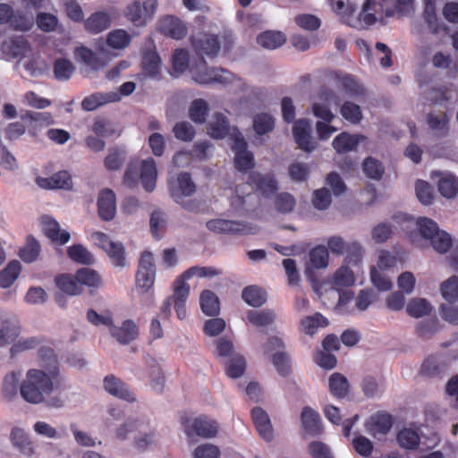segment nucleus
Listing matches in <instances>:
<instances>
[{"label":"nucleus","mask_w":458,"mask_h":458,"mask_svg":"<svg viewBox=\"0 0 458 458\" xmlns=\"http://www.w3.org/2000/svg\"><path fill=\"white\" fill-rule=\"evenodd\" d=\"M191 44L196 55L200 57L199 64L190 67L191 77L196 82L199 84L213 82L227 84L233 81L234 75L231 72L223 68H209L204 60V56L209 58L216 57L221 47L225 52H228L233 44L231 34L218 36L199 32L195 36H191Z\"/></svg>","instance_id":"nucleus-1"},{"label":"nucleus","mask_w":458,"mask_h":458,"mask_svg":"<svg viewBox=\"0 0 458 458\" xmlns=\"http://www.w3.org/2000/svg\"><path fill=\"white\" fill-rule=\"evenodd\" d=\"M57 384V377H52L50 374L40 369H29L26 379L20 386L21 397L30 403H40L44 401V394H49Z\"/></svg>","instance_id":"nucleus-2"},{"label":"nucleus","mask_w":458,"mask_h":458,"mask_svg":"<svg viewBox=\"0 0 458 458\" xmlns=\"http://www.w3.org/2000/svg\"><path fill=\"white\" fill-rule=\"evenodd\" d=\"M416 225L421 236L428 239L434 250L439 253L447 252L452 247V237L445 231L440 230L438 225L428 217H420Z\"/></svg>","instance_id":"nucleus-3"},{"label":"nucleus","mask_w":458,"mask_h":458,"mask_svg":"<svg viewBox=\"0 0 458 458\" xmlns=\"http://www.w3.org/2000/svg\"><path fill=\"white\" fill-rule=\"evenodd\" d=\"M180 420L184 432L189 437L198 436L202 438H212L217 434L218 425L216 421L206 416H199L191 420L186 413H183Z\"/></svg>","instance_id":"nucleus-4"},{"label":"nucleus","mask_w":458,"mask_h":458,"mask_svg":"<svg viewBox=\"0 0 458 458\" xmlns=\"http://www.w3.org/2000/svg\"><path fill=\"white\" fill-rule=\"evenodd\" d=\"M157 0H135L126 6L124 16L136 27H143L153 18Z\"/></svg>","instance_id":"nucleus-5"},{"label":"nucleus","mask_w":458,"mask_h":458,"mask_svg":"<svg viewBox=\"0 0 458 458\" xmlns=\"http://www.w3.org/2000/svg\"><path fill=\"white\" fill-rule=\"evenodd\" d=\"M92 237L96 244L107 254L114 267H123L126 265L125 249L123 243L112 241L102 232L94 233Z\"/></svg>","instance_id":"nucleus-6"},{"label":"nucleus","mask_w":458,"mask_h":458,"mask_svg":"<svg viewBox=\"0 0 458 458\" xmlns=\"http://www.w3.org/2000/svg\"><path fill=\"white\" fill-rule=\"evenodd\" d=\"M206 226L209 231L220 234L242 235L256 233V229L247 223L222 218L210 219Z\"/></svg>","instance_id":"nucleus-7"},{"label":"nucleus","mask_w":458,"mask_h":458,"mask_svg":"<svg viewBox=\"0 0 458 458\" xmlns=\"http://www.w3.org/2000/svg\"><path fill=\"white\" fill-rule=\"evenodd\" d=\"M156 276V268L153 254L145 250L142 252L139 267L136 274V285L144 293L148 292L154 284Z\"/></svg>","instance_id":"nucleus-8"},{"label":"nucleus","mask_w":458,"mask_h":458,"mask_svg":"<svg viewBox=\"0 0 458 458\" xmlns=\"http://www.w3.org/2000/svg\"><path fill=\"white\" fill-rule=\"evenodd\" d=\"M247 148V141L238 132L233 138L232 149L234 152V166L240 172H246L254 166L253 154Z\"/></svg>","instance_id":"nucleus-9"},{"label":"nucleus","mask_w":458,"mask_h":458,"mask_svg":"<svg viewBox=\"0 0 458 458\" xmlns=\"http://www.w3.org/2000/svg\"><path fill=\"white\" fill-rule=\"evenodd\" d=\"M171 197L176 203H181L184 197L192 195L196 191V185L189 173H181L175 180L169 181Z\"/></svg>","instance_id":"nucleus-10"},{"label":"nucleus","mask_w":458,"mask_h":458,"mask_svg":"<svg viewBox=\"0 0 458 458\" xmlns=\"http://www.w3.org/2000/svg\"><path fill=\"white\" fill-rule=\"evenodd\" d=\"M44 235L50 240L53 244L64 245L70 239V233L62 230L59 223L50 216H43L40 219Z\"/></svg>","instance_id":"nucleus-11"},{"label":"nucleus","mask_w":458,"mask_h":458,"mask_svg":"<svg viewBox=\"0 0 458 458\" xmlns=\"http://www.w3.org/2000/svg\"><path fill=\"white\" fill-rule=\"evenodd\" d=\"M293 135L301 150L311 152L315 148V143L311 140V127L309 120L296 121L293 126Z\"/></svg>","instance_id":"nucleus-12"},{"label":"nucleus","mask_w":458,"mask_h":458,"mask_svg":"<svg viewBox=\"0 0 458 458\" xmlns=\"http://www.w3.org/2000/svg\"><path fill=\"white\" fill-rule=\"evenodd\" d=\"M105 390L111 395L125 400L129 403L136 401L135 394L127 385L113 374L107 375L103 380Z\"/></svg>","instance_id":"nucleus-13"},{"label":"nucleus","mask_w":458,"mask_h":458,"mask_svg":"<svg viewBox=\"0 0 458 458\" xmlns=\"http://www.w3.org/2000/svg\"><path fill=\"white\" fill-rule=\"evenodd\" d=\"M115 14L114 11L107 13L105 11H98L91 13L84 21V29L89 34H99L107 30L112 23L113 15Z\"/></svg>","instance_id":"nucleus-14"},{"label":"nucleus","mask_w":458,"mask_h":458,"mask_svg":"<svg viewBox=\"0 0 458 458\" xmlns=\"http://www.w3.org/2000/svg\"><path fill=\"white\" fill-rule=\"evenodd\" d=\"M160 31L173 39L179 40L185 38L188 28L180 18L166 15L160 20Z\"/></svg>","instance_id":"nucleus-15"},{"label":"nucleus","mask_w":458,"mask_h":458,"mask_svg":"<svg viewBox=\"0 0 458 458\" xmlns=\"http://www.w3.org/2000/svg\"><path fill=\"white\" fill-rule=\"evenodd\" d=\"M98 212L104 221L112 220L116 213V197L110 189L102 190L98 197Z\"/></svg>","instance_id":"nucleus-16"},{"label":"nucleus","mask_w":458,"mask_h":458,"mask_svg":"<svg viewBox=\"0 0 458 458\" xmlns=\"http://www.w3.org/2000/svg\"><path fill=\"white\" fill-rule=\"evenodd\" d=\"M37 184L45 190H71L72 188V176L65 170L56 172L50 177H38Z\"/></svg>","instance_id":"nucleus-17"},{"label":"nucleus","mask_w":458,"mask_h":458,"mask_svg":"<svg viewBox=\"0 0 458 458\" xmlns=\"http://www.w3.org/2000/svg\"><path fill=\"white\" fill-rule=\"evenodd\" d=\"M147 370L143 374H140L139 377L149 378V384L152 389L157 393H161L165 386V376L158 362L152 357L145 360Z\"/></svg>","instance_id":"nucleus-18"},{"label":"nucleus","mask_w":458,"mask_h":458,"mask_svg":"<svg viewBox=\"0 0 458 458\" xmlns=\"http://www.w3.org/2000/svg\"><path fill=\"white\" fill-rule=\"evenodd\" d=\"M247 182L266 197L274 194L277 190V182L272 174L251 172L248 176Z\"/></svg>","instance_id":"nucleus-19"},{"label":"nucleus","mask_w":458,"mask_h":458,"mask_svg":"<svg viewBox=\"0 0 458 458\" xmlns=\"http://www.w3.org/2000/svg\"><path fill=\"white\" fill-rule=\"evenodd\" d=\"M301 421L304 431L312 437L319 436L323 433V425L321 418L315 410L310 406H305L301 414Z\"/></svg>","instance_id":"nucleus-20"},{"label":"nucleus","mask_w":458,"mask_h":458,"mask_svg":"<svg viewBox=\"0 0 458 458\" xmlns=\"http://www.w3.org/2000/svg\"><path fill=\"white\" fill-rule=\"evenodd\" d=\"M366 139V136L362 134H350L344 131L333 140L332 146L337 153L346 154L355 150L358 145Z\"/></svg>","instance_id":"nucleus-21"},{"label":"nucleus","mask_w":458,"mask_h":458,"mask_svg":"<svg viewBox=\"0 0 458 458\" xmlns=\"http://www.w3.org/2000/svg\"><path fill=\"white\" fill-rule=\"evenodd\" d=\"M365 426L368 432L373 436L385 435L393 426V417L386 411H377L370 416Z\"/></svg>","instance_id":"nucleus-22"},{"label":"nucleus","mask_w":458,"mask_h":458,"mask_svg":"<svg viewBox=\"0 0 458 458\" xmlns=\"http://www.w3.org/2000/svg\"><path fill=\"white\" fill-rule=\"evenodd\" d=\"M28 49L29 42L22 36L9 38L1 44V51L8 59L22 57Z\"/></svg>","instance_id":"nucleus-23"},{"label":"nucleus","mask_w":458,"mask_h":458,"mask_svg":"<svg viewBox=\"0 0 458 458\" xmlns=\"http://www.w3.org/2000/svg\"><path fill=\"white\" fill-rule=\"evenodd\" d=\"M121 97L114 91L111 92H96L88 97H85L81 101V108L85 111H94L99 106L108 103H114L120 101Z\"/></svg>","instance_id":"nucleus-24"},{"label":"nucleus","mask_w":458,"mask_h":458,"mask_svg":"<svg viewBox=\"0 0 458 458\" xmlns=\"http://www.w3.org/2000/svg\"><path fill=\"white\" fill-rule=\"evenodd\" d=\"M110 334L120 344H127L138 337L139 328L134 321L126 319L121 327L113 325L110 328Z\"/></svg>","instance_id":"nucleus-25"},{"label":"nucleus","mask_w":458,"mask_h":458,"mask_svg":"<svg viewBox=\"0 0 458 458\" xmlns=\"http://www.w3.org/2000/svg\"><path fill=\"white\" fill-rule=\"evenodd\" d=\"M251 418L260 437L267 441L273 437V429L268 414L260 407L251 410Z\"/></svg>","instance_id":"nucleus-26"},{"label":"nucleus","mask_w":458,"mask_h":458,"mask_svg":"<svg viewBox=\"0 0 458 458\" xmlns=\"http://www.w3.org/2000/svg\"><path fill=\"white\" fill-rule=\"evenodd\" d=\"M157 170L155 160L148 157L141 162L140 179L146 191L151 192L156 188Z\"/></svg>","instance_id":"nucleus-27"},{"label":"nucleus","mask_w":458,"mask_h":458,"mask_svg":"<svg viewBox=\"0 0 458 458\" xmlns=\"http://www.w3.org/2000/svg\"><path fill=\"white\" fill-rule=\"evenodd\" d=\"M77 281L81 284V289L83 286H87L90 293L98 289L102 284V277L98 271L89 268L82 267L78 269L76 272Z\"/></svg>","instance_id":"nucleus-28"},{"label":"nucleus","mask_w":458,"mask_h":458,"mask_svg":"<svg viewBox=\"0 0 458 458\" xmlns=\"http://www.w3.org/2000/svg\"><path fill=\"white\" fill-rule=\"evenodd\" d=\"M21 119L29 123V131L33 136H36V130L38 125H49L54 123L53 116L50 113H39L34 111H27L25 114L21 115Z\"/></svg>","instance_id":"nucleus-29"},{"label":"nucleus","mask_w":458,"mask_h":458,"mask_svg":"<svg viewBox=\"0 0 458 458\" xmlns=\"http://www.w3.org/2000/svg\"><path fill=\"white\" fill-rule=\"evenodd\" d=\"M74 56L77 61L82 63L93 71H98L105 65L99 56L87 47L81 46L76 47Z\"/></svg>","instance_id":"nucleus-30"},{"label":"nucleus","mask_w":458,"mask_h":458,"mask_svg":"<svg viewBox=\"0 0 458 458\" xmlns=\"http://www.w3.org/2000/svg\"><path fill=\"white\" fill-rule=\"evenodd\" d=\"M230 124L227 117L216 113L213 116V120L208 123V132L213 139H224L229 134Z\"/></svg>","instance_id":"nucleus-31"},{"label":"nucleus","mask_w":458,"mask_h":458,"mask_svg":"<svg viewBox=\"0 0 458 458\" xmlns=\"http://www.w3.org/2000/svg\"><path fill=\"white\" fill-rule=\"evenodd\" d=\"M56 287L64 293L77 295L82 293L76 274H61L55 279Z\"/></svg>","instance_id":"nucleus-32"},{"label":"nucleus","mask_w":458,"mask_h":458,"mask_svg":"<svg viewBox=\"0 0 458 458\" xmlns=\"http://www.w3.org/2000/svg\"><path fill=\"white\" fill-rule=\"evenodd\" d=\"M41 246L33 235H28L23 247L19 250V257L25 263L36 261L40 254Z\"/></svg>","instance_id":"nucleus-33"},{"label":"nucleus","mask_w":458,"mask_h":458,"mask_svg":"<svg viewBox=\"0 0 458 458\" xmlns=\"http://www.w3.org/2000/svg\"><path fill=\"white\" fill-rule=\"evenodd\" d=\"M161 60L158 54L155 51H146L142 56V71L151 77L158 78L160 76Z\"/></svg>","instance_id":"nucleus-34"},{"label":"nucleus","mask_w":458,"mask_h":458,"mask_svg":"<svg viewBox=\"0 0 458 458\" xmlns=\"http://www.w3.org/2000/svg\"><path fill=\"white\" fill-rule=\"evenodd\" d=\"M10 438L13 445L24 454L31 455L34 453L33 444L22 428L14 427L11 431Z\"/></svg>","instance_id":"nucleus-35"},{"label":"nucleus","mask_w":458,"mask_h":458,"mask_svg":"<svg viewBox=\"0 0 458 458\" xmlns=\"http://www.w3.org/2000/svg\"><path fill=\"white\" fill-rule=\"evenodd\" d=\"M199 304L201 310L207 316H216L219 313L220 303L218 297L210 290H204L200 293Z\"/></svg>","instance_id":"nucleus-36"},{"label":"nucleus","mask_w":458,"mask_h":458,"mask_svg":"<svg viewBox=\"0 0 458 458\" xmlns=\"http://www.w3.org/2000/svg\"><path fill=\"white\" fill-rule=\"evenodd\" d=\"M328 324V319L319 312L301 320V330L310 335H315L319 327H326Z\"/></svg>","instance_id":"nucleus-37"},{"label":"nucleus","mask_w":458,"mask_h":458,"mask_svg":"<svg viewBox=\"0 0 458 458\" xmlns=\"http://www.w3.org/2000/svg\"><path fill=\"white\" fill-rule=\"evenodd\" d=\"M67 255L72 261L78 264L92 265L95 262L93 254L81 243L68 247Z\"/></svg>","instance_id":"nucleus-38"},{"label":"nucleus","mask_w":458,"mask_h":458,"mask_svg":"<svg viewBox=\"0 0 458 458\" xmlns=\"http://www.w3.org/2000/svg\"><path fill=\"white\" fill-rule=\"evenodd\" d=\"M242 298L251 307H260L267 301V293L257 285H249L242 290Z\"/></svg>","instance_id":"nucleus-39"},{"label":"nucleus","mask_w":458,"mask_h":458,"mask_svg":"<svg viewBox=\"0 0 458 458\" xmlns=\"http://www.w3.org/2000/svg\"><path fill=\"white\" fill-rule=\"evenodd\" d=\"M285 41L286 38L284 34L280 31L267 30L257 37L258 44L268 49H276L281 47Z\"/></svg>","instance_id":"nucleus-40"},{"label":"nucleus","mask_w":458,"mask_h":458,"mask_svg":"<svg viewBox=\"0 0 458 458\" xmlns=\"http://www.w3.org/2000/svg\"><path fill=\"white\" fill-rule=\"evenodd\" d=\"M329 391L332 395L337 398H344L349 391V382L341 373H333L329 377Z\"/></svg>","instance_id":"nucleus-41"},{"label":"nucleus","mask_w":458,"mask_h":458,"mask_svg":"<svg viewBox=\"0 0 458 458\" xmlns=\"http://www.w3.org/2000/svg\"><path fill=\"white\" fill-rule=\"evenodd\" d=\"M209 111L208 104L202 98L194 99L189 107V117L195 123H206Z\"/></svg>","instance_id":"nucleus-42"},{"label":"nucleus","mask_w":458,"mask_h":458,"mask_svg":"<svg viewBox=\"0 0 458 458\" xmlns=\"http://www.w3.org/2000/svg\"><path fill=\"white\" fill-rule=\"evenodd\" d=\"M9 25L13 30L26 32L33 28L34 17L23 11L13 10V16L12 17Z\"/></svg>","instance_id":"nucleus-43"},{"label":"nucleus","mask_w":458,"mask_h":458,"mask_svg":"<svg viewBox=\"0 0 458 458\" xmlns=\"http://www.w3.org/2000/svg\"><path fill=\"white\" fill-rule=\"evenodd\" d=\"M362 171L368 178L380 181L385 174V166L378 159L368 157L362 162Z\"/></svg>","instance_id":"nucleus-44"},{"label":"nucleus","mask_w":458,"mask_h":458,"mask_svg":"<svg viewBox=\"0 0 458 458\" xmlns=\"http://www.w3.org/2000/svg\"><path fill=\"white\" fill-rule=\"evenodd\" d=\"M21 270V265L18 260H12L5 268L0 271V287L8 288L18 278Z\"/></svg>","instance_id":"nucleus-45"},{"label":"nucleus","mask_w":458,"mask_h":458,"mask_svg":"<svg viewBox=\"0 0 458 458\" xmlns=\"http://www.w3.org/2000/svg\"><path fill=\"white\" fill-rule=\"evenodd\" d=\"M275 128V118L267 113H259L253 117V130L258 135H265Z\"/></svg>","instance_id":"nucleus-46"},{"label":"nucleus","mask_w":458,"mask_h":458,"mask_svg":"<svg viewBox=\"0 0 458 458\" xmlns=\"http://www.w3.org/2000/svg\"><path fill=\"white\" fill-rule=\"evenodd\" d=\"M332 10L341 16L344 22L350 26H354L352 23V16L356 12V8L352 4H345L344 0H328Z\"/></svg>","instance_id":"nucleus-47"},{"label":"nucleus","mask_w":458,"mask_h":458,"mask_svg":"<svg viewBox=\"0 0 458 458\" xmlns=\"http://www.w3.org/2000/svg\"><path fill=\"white\" fill-rule=\"evenodd\" d=\"M131 40V38L126 30L117 29L108 33L106 44L112 48L123 49L130 45Z\"/></svg>","instance_id":"nucleus-48"},{"label":"nucleus","mask_w":458,"mask_h":458,"mask_svg":"<svg viewBox=\"0 0 458 458\" xmlns=\"http://www.w3.org/2000/svg\"><path fill=\"white\" fill-rule=\"evenodd\" d=\"M246 360L242 355L233 354L225 364V373L229 377L238 378L243 375Z\"/></svg>","instance_id":"nucleus-49"},{"label":"nucleus","mask_w":458,"mask_h":458,"mask_svg":"<svg viewBox=\"0 0 458 458\" xmlns=\"http://www.w3.org/2000/svg\"><path fill=\"white\" fill-rule=\"evenodd\" d=\"M75 67L72 63L66 58H58L54 62L53 64V72L55 78L58 81H67L69 80Z\"/></svg>","instance_id":"nucleus-50"},{"label":"nucleus","mask_w":458,"mask_h":458,"mask_svg":"<svg viewBox=\"0 0 458 458\" xmlns=\"http://www.w3.org/2000/svg\"><path fill=\"white\" fill-rule=\"evenodd\" d=\"M407 313L412 318H421L431 312V305L425 299H411L406 307Z\"/></svg>","instance_id":"nucleus-51"},{"label":"nucleus","mask_w":458,"mask_h":458,"mask_svg":"<svg viewBox=\"0 0 458 458\" xmlns=\"http://www.w3.org/2000/svg\"><path fill=\"white\" fill-rule=\"evenodd\" d=\"M423 18L433 34H437L440 31L441 26L438 22L434 0H425Z\"/></svg>","instance_id":"nucleus-52"},{"label":"nucleus","mask_w":458,"mask_h":458,"mask_svg":"<svg viewBox=\"0 0 458 458\" xmlns=\"http://www.w3.org/2000/svg\"><path fill=\"white\" fill-rule=\"evenodd\" d=\"M247 318L250 323L256 327H266L274 322L276 314L270 310H250L247 314Z\"/></svg>","instance_id":"nucleus-53"},{"label":"nucleus","mask_w":458,"mask_h":458,"mask_svg":"<svg viewBox=\"0 0 458 458\" xmlns=\"http://www.w3.org/2000/svg\"><path fill=\"white\" fill-rule=\"evenodd\" d=\"M440 291L443 298L449 303L458 300V276H452L441 284Z\"/></svg>","instance_id":"nucleus-54"},{"label":"nucleus","mask_w":458,"mask_h":458,"mask_svg":"<svg viewBox=\"0 0 458 458\" xmlns=\"http://www.w3.org/2000/svg\"><path fill=\"white\" fill-rule=\"evenodd\" d=\"M397 441L402 447L413 450L420 445V437L414 429L403 428L397 434Z\"/></svg>","instance_id":"nucleus-55"},{"label":"nucleus","mask_w":458,"mask_h":458,"mask_svg":"<svg viewBox=\"0 0 458 458\" xmlns=\"http://www.w3.org/2000/svg\"><path fill=\"white\" fill-rule=\"evenodd\" d=\"M310 262L315 268H325L328 266V250L327 247L318 245L312 248L309 253Z\"/></svg>","instance_id":"nucleus-56"},{"label":"nucleus","mask_w":458,"mask_h":458,"mask_svg":"<svg viewBox=\"0 0 458 458\" xmlns=\"http://www.w3.org/2000/svg\"><path fill=\"white\" fill-rule=\"evenodd\" d=\"M38 353L41 360L45 362V366L48 369V374H50L52 377H57L59 369L54 350L49 347H41Z\"/></svg>","instance_id":"nucleus-57"},{"label":"nucleus","mask_w":458,"mask_h":458,"mask_svg":"<svg viewBox=\"0 0 458 458\" xmlns=\"http://www.w3.org/2000/svg\"><path fill=\"white\" fill-rule=\"evenodd\" d=\"M222 274V269L216 268L215 267L193 266L183 272V276L184 278H191L193 276H198L199 278H211Z\"/></svg>","instance_id":"nucleus-58"},{"label":"nucleus","mask_w":458,"mask_h":458,"mask_svg":"<svg viewBox=\"0 0 458 458\" xmlns=\"http://www.w3.org/2000/svg\"><path fill=\"white\" fill-rule=\"evenodd\" d=\"M342 116L352 124L360 123L362 120V113L360 106L350 101H346L340 108Z\"/></svg>","instance_id":"nucleus-59"},{"label":"nucleus","mask_w":458,"mask_h":458,"mask_svg":"<svg viewBox=\"0 0 458 458\" xmlns=\"http://www.w3.org/2000/svg\"><path fill=\"white\" fill-rule=\"evenodd\" d=\"M438 191L445 198L451 199L458 193V179L453 175L442 177L438 182Z\"/></svg>","instance_id":"nucleus-60"},{"label":"nucleus","mask_w":458,"mask_h":458,"mask_svg":"<svg viewBox=\"0 0 458 458\" xmlns=\"http://www.w3.org/2000/svg\"><path fill=\"white\" fill-rule=\"evenodd\" d=\"M449 118L446 114H435L428 113L427 114V123L433 131H439L442 135H446L448 132Z\"/></svg>","instance_id":"nucleus-61"},{"label":"nucleus","mask_w":458,"mask_h":458,"mask_svg":"<svg viewBox=\"0 0 458 458\" xmlns=\"http://www.w3.org/2000/svg\"><path fill=\"white\" fill-rule=\"evenodd\" d=\"M125 151L123 149L115 148L109 151L108 155L105 157L104 165L107 170L115 171L121 168L124 159Z\"/></svg>","instance_id":"nucleus-62"},{"label":"nucleus","mask_w":458,"mask_h":458,"mask_svg":"<svg viewBox=\"0 0 458 458\" xmlns=\"http://www.w3.org/2000/svg\"><path fill=\"white\" fill-rule=\"evenodd\" d=\"M189 53L186 49L178 48L173 54L172 66L174 73L181 74L189 68Z\"/></svg>","instance_id":"nucleus-63"},{"label":"nucleus","mask_w":458,"mask_h":458,"mask_svg":"<svg viewBox=\"0 0 458 458\" xmlns=\"http://www.w3.org/2000/svg\"><path fill=\"white\" fill-rule=\"evenodd\" d=\"M38 29L44 32H52L57 29L58 18L50 13H38L36 17Z\"/></svg>","instance_id":"nucleus-64"}]
</instances>
